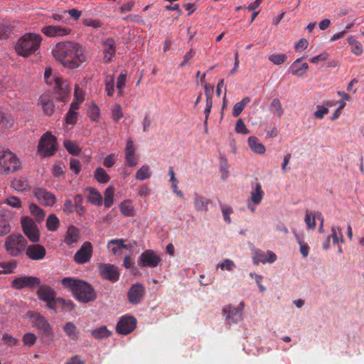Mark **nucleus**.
I'll return each mask as SVG.
<instances>
[{"label": "nucleus", "instance_id": "3", "mask_svg": "<svg viewBox=\"0 0 364 364\" xmlns=\"http://www.w3.org/2000/svg\"><path fill=\"white\" fill-rule=\"evenodd\" d=\"M41 41L39 34L26 33L17 41L15 49L18 55L28 57L39 48Z\"/></svg>", "mask_w": 364, "mask_h": 364}, {"label": "nucleus", "instance_id": "5", "mask_svg": "<svg viewBox=\"0 0 364 364\" xmlns=\"http://www.w3.org/2000/svg\"><path fill=\"white\" fill-rule=\"evenodd\" d=\"M21 168L17 156L9 150L0 149V174L9 175Z\"/></svg>", "mask_w": 364, "mask_h": 364}, {"label": "nucleus", "instance_id": "53", "mask_svg": "<svg viewBox=\"0 0 364 364\" xmlns=\"http://www.w3.org/2000/svg\"><path fill=\"white\" fill-rule=\"evenodd\" d=\"M120 210L123 215L126 216H130L133 213V208L131 206L129 202L124 201L120 205Z\"/></svg>", "mask_w": 364, "mask_h": 364}, {"label": "nucleus", "instance_id": "51", "mask_svg": "<svg viewBox=\"0 0 364 364\" xmlns=\"http://www.w3.org/2000/svg\"><path fill=\"white\" fill-rule=\"evenodd\" d=\"M331 237L333 239V243L337 244L338 242V238L340 237L341 242H343V237L341 229L338 227L333 226L331 228Z\"/></svg>", "mask_w": 364, "mask_h": 364}, {"label": "nucleus", "instance_id": "20", "mask_svg": "<svg viewBox=\"0 0 364 364\" xmlns=\"http://www.w3.org/2000/svg\"><path fill=\"white\" fill-rule=\"evenodd\" d=\"M104 61L109 63L114 56L116 52L115 41L112 38H107L102 41Z\"/></svg>", "mask_w": 364, "mask_h": 364}, {"label": "nucleus", "instance_id": "33", "mask_svg": "<svg viewBox=\"0 0 364 364\" xmlns=\"http://www.w3.org/2000/svg\"><path fill=\"white\" fill-rule=\"evenodd\" d=\"M269 110L272 113L275 114L279 119H280L282 117L284 112L281 102L278 98H274L272 100L269 106Z\"/></svg>", "mask_w": 364, "mask_h": 364}, {"label": "nucleus", "instance_id": "30", "mask_svg": "<svg viewBox=\"0 0 364 364\" xmlns=\"http://www.w3.org/2000/svg\"><path fill=\"white\" fill-rule=\"evenodd\" d=\"M248 145L250 149L258 154H262L265 152V146L259 142V139L256 136H251L247 140Z\"/></svg>", "mask_w": 364, "mask_h": 364}, {"label": "nucleus", "instance_id": "44", "mask_svg": "<svg viewBox=\"0 0 364 364\" xmlns=\"http://www.w3.org/2000/svg\"><path fill=\"white\" fill-rule=\"evenodd\" d=\"M287 58L286 54H272L269 55L268 59L273 64L279 65L285 63Z\"/></svg>", "mask_w": 364, "mask_h": 364}, {"label": "nucleus", "instance_id": "27", "mask_svg": "<svg viewBox=\"0 0 364 364\" xmlns=\"http://www.w3.org/2000/svg\"><path fill=\"white\" fill-rule=\"evenodd\" d=\"M79 230L73 225L69 226L66 232L64 242L68 245L72 246L76 243L79 239Z\"/></svg>", "mask_w": 364, "mask_h": 364}, {"label": "nucleus", "instance_id": "60", "mask_svg": "<svg viewBox=\"0 0 364 364\" xmlns=\"http://www.w3.org/2000/svg\"><path fill=\"white\" fill-rule=\"evenodd\" d=\"M76 121H77V112L68 111V112L67 113L66 117H65L66 123L68 124H75Z\"/></svg>", "mask_w": 364, "mask_h": 364}, {"label": "nucleus", "instance_id": "15", "mask_svg": "<svg viewBox=\"0 0 364 364\" xmlns=\"http://www.w3.org/2000/svg\"><path fill=\"white\" fill-rule=\"evenodd\" d=\"M41 32L48 37H63L70 35L71 29L66 26L49 25L43 27Z\"/></svg>", "mask_w": 364, "mask_h": 364}, {"label": "nucleus", "instance_id": "61", "mask_svg": "<svg viewBox=\"0 0 364 364\" xmlns=\"http://www.w3.org/2000/svg\"><path fill=\"white\" fill-rule=\"evenodd\" d=\"M222 213H223L225 221L227 223L230 224L231 223V219H230V215L232 213V208L230 207L223 206L222 207Z\"/></svg>", "mask_w": 364, "mask_h": 364}, {"label": "nucleus", "instance_id": "36", "mask_svg": "<svg viewBox=\"0 0 364 364\" xmlns=\"http://www.w3.org/2000/svg\"><path fill=\"white\" fill-rule=\"evenodd\" d=\"M348 43L351 46V52L357 56L360 55L363 52V46L361 43L355 40L353 36L347 38Z\"/></svg>", "mask_w": 364, "mask_h": 364}, {"label": "nucleus", "instance_id": "18", "mask_svg": "<svg viewBox=\"0 0 364 364\" xmlns=\"http://www.w3.org/2000/svg\"><path fill=\"white\" fill-rule=\"evenodd\" d=\"M26 255L32 260H41L46 255V250L41 245L33 244L26 246Z\"/></svg>", "mask_w": 364, "mask_h": 364}, {"label": "nucleus", "instance_id": "59", "mask_svg": "<svg viewBox=\"0 0 364 364\" xmlns=\"http://www.w3.org/2000/svg\"><path fill=\"white\" fill-rule=\"evenodd\" d=\"M10 230V225L6 220L0 221V236L8 234Z\"/></svg>", "mask_w": 364, "mask_h": 364}, {"label": "nucleus", "instance_id": "56", "mask_svg": "<svg viewBox=\"0 0 364 364\" xmlns=\"http://www.w3.org/2000/svg\"><path fill=\"white\" fill-rule=\"evenodd\" d=\"M70 168L75 173L77 174L80 171L81 165L79 160L73 159L70 161Z\"/></svg>", "mask_w": 364, "mask_h": 364}, {"label": "nucleus", "instance_id": "21", "mask_svg": "<svg viewBox=\"0 0 364 364\" xmlns=\"http://www.w3.org/2000/svg\"><path fill=\"white\" fill-rule=\"evenodd\" d=\"M124 152L127 165L130 167L135 166L136 165L135 146L132 139L127 141Z\"/></svg>", "mask_w": 364, "mask_h": 364}, {"label": "nucleus", "instance_id": "14", "mask_svg": "<svg viewBox=\"0 0 364 364\" xmlns=\"http://www.w3.org/2000/svg\"><path fill=\"white\" fill-rule=\"evenodd\" d=\"M100 275L105 279L115 282L119 279V273L117 267L112 264L101 263L98 266Z\"/></svg>", "mask_w": 364, "mask_h": 364}, {"label": "nucleus", "instance_id": "22", "mask_svg": "<svg viewBox=\"0 0 364 364\" xmlns=\"http://www.w3.org/2000/svg\"><path fill=\"white\" fill-rule=\"evenodd\" d=\"M84 191L88 193L87 200L89 203L94 205H102V197L97 189L92 187H87Z\"/></svg>", "mask_w": 364, "mask_h": 364}, {"label": "nucleus", "instance_id": "8", "mask_svg": "<svg viewBox=\"0 0 364 364\" xmlns=\"http://www.w3.org/2000/svg\"><path fill=\"white\" fill-rule=\"evenodd\" d=\"M41 283V279L37 277L23 276L14 279L11 285L13 289L21 290L25 288L34 289L39 287Z\"/></svg>", "mask_w": 364, "mask_h": 364}, {"label": "nucleus", "instance_id": "64", "mask_svg": "<svg viewBox=\"0 0 364 364\" xmlns=\"http://www.w3.org/2000/svg\"><path fill=\"white\" fill-rule=\"evenodd\" d=\"M63 211L66 213H73L75 211V206L73 201L67 199L63 204Z\"/></svg>", "mask_w": 364, "mask_h": 364}, {"label": "nucleus", "instance_id": "49", "mask_svg": "<svg viewBox=\"0 0 364 364\" xmlns=\"http://www.w3.org/2000/svg\"><path fill=\"white\" fill-rule=\"evenodd\" d=\"M151 171L149 166H142L138 169V179L146 180L151 177Z\"/></svg>", "mask_w": 364, "mask_h": 364}, {"label": "nucleus", "instance_id": "25", "mask_svg": "<svg viewBox=\"0 0 364 364\" xmlns=\"http://www.w3.org/2000/svg\"><path fill=\"white\" fill-rule=\"evenodd\" d=\"M108 250L115 255H120L123 249H127V246L124 244L122 239L111 240L107 243Z\"/></svg>", "mask_w": 364, "mask_h": 364}, {"label": "nucleus", "instance_id": "46", "mask_svg": "<svg viewBox=\"0 0 364 364\" xmlns=\"http://www.w3.org/2000/svg\"><path fill=\"white\" fill-rule=\"evenodd\" d=\"M267 252L257 250L255 252L253 256V262L255 264H258L259 262L265 264L267 262Z\"/></svg>", "mask_w": 364, "mask_h": 364}, {"label": "nucleus", "instance_id": "29", "mask_svg": "<svg viewBox=\"0 0 364 364\" xmlns=\"http://www.w3.org/2000/svg\"><path fill=\"white\" fill-rule=\"evenodd\" d=\"M38 104L41 105L45 114L48 116L52 115L54 111V105L48 95H41L38 100Z\"/></svg>", "mask_w": 364, "mask_h": 364}, {"label": "nucleus", "instance_id": "34", "mask_svg": "<svg viewBox=\"0 0 364 364\" xmlns=\"http://www.w3.org/2000/svg\"><path fill=\"white\" fill-rule=\"evenodd\" d=\"M29 210L31 213L35 217L37 222L41 223L44 220L46 213L42 208H41L36 204H31L29 205Z\"/></svg>", "mask_w": 364, "mask_h": 364}, {"label": "nucleus", "instance_id": "7", "mask_svg": "<svg viewBox=\"0 0 364 364\" xmlns=\"http://www.w3.org/2000/svg\"><path fill=\"white\" fill-rule=\"evenodd\" d=\"M57 151V139L49 132H46L40 139L38 152L43 157L53 156Z\"/></svg>", "mask_w": 364, "mask_h": 364}, {"label": "nucleus", "instance_id": "63", "mask_svg": "<svg viewBox=\"0 0 364 364\" xmlns=\"http://www.w3.org/2000/svg\"><path fill=\"white\" fill-rule=\"evenodd\" d=\"M309 45V42L307 40L304 38H301L294 46V48L296 50H305Z\"/></svg>", "mask_w": 364, "mask_h": 364}, {"label": "nucleus", "instance_id": "10", "mask_svg": "<svg viewBox=\"0 0 364 364\" xmlns=\"http://www.w3.org/2000/svg\"><path fill=\"white\" fill-rule=\"evenodd\" d=\"M93 253V247L90 242L86 241L83 242L80 248L75 253L74 261L82 264L90 262Z\"/></svg>", "mask_w": 364, "mask_h": 364}, {"label": "nucleus", "instance_id": "6", "mask_svg": "<svg viewBox=\"0 0 364 364\" xmlns=\"http://www.w3.org/2000/svg\"><path fill=\"white\" fill-rule=\"evenodd\" d=\"M27 240L22 235H10L4 242L7 253L11 257L20 256L26 250Z\"/></svg>", "mask_w": 364, "mask_h": 364}, {"label": "nucleus", "instance_id": "17", "mask_svg": "<svg viewBox=\"0 0 364 364\" xmlns=\"http://www.w3.org/2000/svg\"><path fill=\"white\" fill-rule=\"evenodd\" d=\"M34 194L38 202L45 206H53L55 203V195L44 188H36Z\"/></svg>", "mask_w": 364, "mask_h": 364}, {"label": "nucleus", "instance_id": "41", "mask_svg": "<svg viewBox=\"0 0 364 364\" xmlns=\"http://www.w3.org/2000/svg\"><path fill=\"white\" fill-rule=\"evenodd\" d=\"M114 188L112 186L108 187L104 193V204L106 208H110L114 202Z\"/></svg>", "mask_w": 364, "mask_h": 364}, {"label": "nucleus", "instance_id": "2", "mask_svg": "<svg viewBox=\"0 0 364 364\" xmlns=\"http://www.w3.org/2000/svg\"><path fill=\"white\" fill-rule=\"evenodd\" d=\"M61 284L73 294L75 299L82 303H88L96 299L95 289L87 282L71 277H65Z\"/></svg>", "mask_w": 364, "mask_h": 364}, {"label": "nucleus", "instance_id": "55", "mask_svg": "<svg viewBox=\"0 0 364 364\" xmlns=\"http://www.w3.org/2000/svg\"><path fill=\"white\" fill-rule=\"evenodd\" d=\"M88 112H89L90 118L92 120L95 121V120H97V119L99 116L100 109L98 108V107L97 105H92L90 107Z\"/></svg>", "mask_w": 364, "mask_h": 364}, {"label": "nucleus", "instance_id": "35", "mask_svg": "<svg viewBox=\"0 0 364 364\" xmlns=\"http://www.w3.org/2000/svg\"><path fill=\"white\" fill-rule=\"evenodd\" d=\"M250 97H244L240 102L235 103L232 109V116L235 117H238L243 111L245 107L248 103H250Z\"/></svg>", "mask_w": 364, "mask_h": 364}, {"label": "nucleus", "instance_id": "19", "mask_svg": "<svg viewBox=\"0 0 364 364\" xmlns=\"http://www.w3.org/2000/svg\"><path fill=\"white\" fill-rule=\"evenodd\" d=\"M54 92L58 100L65 102L68 97L69 90L68 85L61 77L54 79Z\"/></svg>", "mask_w": 364, "mask_h": 364}, {"label": "nucleus", "instance_id": "43", "mask_svg": "<svg viewBox=\"0 0 364 364\" xmlns=\"http://www.w3.org/2000/svg\"><path fill=\"white\" fill-rule=\"evenodd\" d=\"M64 146L65 149L72 155L77 156L81 151V149L77 144H74L70 140H66L64 141Z\"/></svg>", "mask_w": 364, "mask_h": 364}, {"label": "nucleus", "instance_id": "39", "mask_svg": "<svg viewBox=\"0 0 364 364\" xmlns=\"http://www.w3.org/2000/svg\"><path fill=\"white\" fill-rule=\"evenodd\" d=\"M60 220L55 214H50L46 220V228L48 230L54 232L58 230Z\"/></svg>", "mask_w": 364, "mask_h": 364}, {"label": "nucleus", "instance_id": "37", "mask_svg": "<svg viewBox=\"0 0 364 364\" xmlns=\"http://www.w3.org/2000/svg\"><path fill=\"white\" fill-rule=\"evenodd\" d=\"M14 124V119L0 110V129H10Z\"/></svg>", "mask_w": 364, "mask_h": 364}, {"label": "nucleus", "instance_id": "42", "mask_svg": "<svg viewBox=\"0 0 364 364\" xmlns=\"http://www.w3.org/2000/svg\"><path fill=\"white\" fill-rule=\"evenodd\" d=\"M105 90L108 96L111 97L114 93V77L112 75H107L105 77Z\"/></svg>", "mask_w": 364, "mask_h": 364}, {"label": "nucleus", "instance_id": "26", "mask_svg": "<svg viewBox=\"0 0 364 364\" xmlns=\"http://www.w3.org/2000/svg\"><path fill=\"white\" fill-rule=\"evenodd\" d=\"M63 329L65 335L72 341H77L79 339L80 332L73 322H66L63 326Z\"/></svg>", "mask_w": 364, "mask_h": 364}, {"label": "nucleus", "instance_id": "4", "mask_svg": "<svg viewBox=\"0 0 364 364\" xmlns=\"http://www.w3.org/2000/svg\"><path fill=\"white\" fill-rule=\"evenodd\" d=\"M30 318L33 326L39 331L42 341L50 343L53 341L55 334L48 319L39 313H33Z\"/></svg>", "mask_w": 364, "mask_h": 364}, {"label": "nucleus", "instance_id": "24", "mask_svg": "<svg viewBox=\"0 0 364 364\" xmlns=\"http://www.w3.org/2000/svg\"><path fill=\"white\" fill-rule=\"evenodd\" d=\"M302 59L303 58H298L291 65L289 69L292 75L301 77L308 71V63H304L301 65H299Z\"/></svg>", "mask_w": 364, "mask_h": 364}, {"label": "nucleus", "instance_id": "31", "mask_svg": "<svg viewBox=\"0 0 364 364\" xmlns=\"http://www.w3.org/2000/svg\"><path fill=\"white\" fill-rule=\"evenodd\" d=\"M264 196V191L262 186L259 183H256L255 189L251 192L250 200L255 205H259Z\"/></svg>", "mask_w": 364, "mask_h": 364}, {"label": "nucleus", "instance_id": "62", "mask_svg": "<svg viewBox=\"0 0 364 364\" xmlns=\"http://www.w3.org/2000/svg\"><path fill=\"white\" fill-rule=\"evenodd\" d=\"M129 299L133 303H136V284H133L129 291Z\"/></svg>", "mask_w": 364, "mask_h": 364}, {"label": "nucleus", "instance_id": "52", "mask_svg": "<svg viewBox=\"0 0 364 364\" xmlns=\"http://www.w3.org/2000/svg\"><path fill=\"white\" fill-rule=\"evenodd\" d=\"M218 266L222 269V270H228V271H232L233 269L235 267V262L230 259H225L222 262L219 263Z\"/></svg>", "mask_w": 364, "mask_h": 364}, {"label": "nucleus", "instance_id": "28", "mask_svg": "<svg viewBox=\"0 0 364 364\" xmlns=\"http://www.w3.org/2000/svg\"><path fill=\"white\" fill-rule=\"evenodd\" d=\"M211 203V200L206 198L198 193L194 194L193 204L196 211H207L208 205Z\"/></svg>", "mask_w": 364, "mask_h": 364}, {"label": "nucleus", "instance_id": "9", "mask_svg": "<svg viewBox=\"0 0 364 364\" xmlns=\"http://www.w3.org/2000/svg\"><path fill=\"white\" fill-rule=\"evenodd\" d=\"M37 291V295L40 300L46 302L50 309L55 308L56 292L48 285H41Z\"/></svg>", "mask_w": 364, "mask_h": 364}, {"label": "nucleus", "instance_id": "12", "mask_svg": "<svg viewBox=\"0 0 364 364\" xmlns=\"http://www.w3.org/2000/svg\"><path fill=\"white\" fill-rule=\"evenodd\" d=\"M136 321L134 316L124 315L122 316L116 326V331L119 334L127 335L135 328Z\"/></svg>", "mask_w": 364, "mask_h": 364}, {"label": "nucleus", "instance_id": "1", "mask_svg": "<svg viewBox=\"0 0 364 364\" xmlns=\"http://www.w3.org/2000/svg\"><path fill=\"white\" fill-rule=\"evenodd\" d=\"M56 61L68 69L79 68L87 60L81 45L73 41H63L57 43L52 50Z\"/></svg>", "mask_w": 364, "mask_h": 364}, {"label": "nucleus", "instance_id": "32", "mask_svg": "<svg viewBox=\"0 0 364 364\" xmlns=\"http://www.w3.org/2000/svg\"><path fill=\"white\" fill-rule=\"evenodd\" d=\"M18 266V262L15 259H11L7 262H0V268L2 269L4 274H10L14 272Z\"/></svg>", "mask_w": 364, "mask_h": 364}, {"label": "nucleus", "instance_id": "23", "mask_svg": "<svg viewBox=\"0 0 364 364\" xmlns=\"http://www.w3.org/2000/svg\"><path fill=\"white\" fill-rule=\"evenodd\" d=\"M75 307V304L71 300H66L60 297H58L55 300V308L51 309L57 312L58 308L61 309L62 312H70Z\"/></svg>", "mask_w": 364, "mask_h": 364}, {"label": "nucleus", "instance_id": "13", "mask_svg": "<svg viewBox=\"0 0 364 364\" xmlns=\"http://www.w3.org/2000/svg\"><path fill=\"white\" fill-rule=\"evenodd\" d=\"M161 257L151 250H146L140 256L139 265L143 267L155 268L161 262Z\"/></svg>", "mask_w": 364, "mask_h": 364}, {"label": "nucleus", "instance_id": "57", "mask_svg": "<svg viewBox=\"0 0 364 364\" xmlns=\"http://www.w3.org/2000/svg\"><path fill=\"white\" fill-rule=\"evenodd\" d=\"M11 32V27L5 23H0V38H6Z\"/></svg>", "mask_w": 364, "mask_h": 364}, {"label": "nucleus", "instance_id": "38", "mask_svg": "<svg viewBox=\"0 0 364 364\" xmlns=\"http://www.w3.org/2000/svg\"><path fill=\"white\" fill-rule=\"evenodd\" d=\"M91 335L95 339H102L110 336L111 332L106 326H101L92 331Z\"/></svg>", "mask_w": 364, "mask_h": 364}, {"label": "nucleus", "instance_id": "54", "mask_svg": "<svg viewBox=\"0 0 364 364\" xmlns=\"http://www.w3.org/2000/svg\"><path fill=\"white\" fill-rule=\"evenodd\" d=\"M235 131L237 133L247 134L249 133V130L247 129L245 123L242 119H239L236 122Z\"/></svg>", "mask_w": 364, "mask_h": 364}, {"label": "nucleus", "instance_id": "50", "mask_svg": "<svg viewBox=\"0 0 364 364\" xmlns=\"http://www.w3.org/2000/svg\"><path fill=\"white\" fill-rule=\"evenodd\" d=\"M3 203L6 204L13 208H16L21 207V200L18 197H16V196H9V197L6 198L4 200Z\"/></svg>", "mask_w": 364, "mask_h": 364}, {"label": "nucleus", "instance_id": "58", "mask_svg": "<svg viewBox=\"0 0 364 364\" xmlns=\"http://www.w3.org/2000/svg\"><path fill=\"white\" fill-rule=\"evenodd\" d=\"M328 112L329 110L327 107L318 106V109L314 112V116L316 119H321Z\"/></svg>", "mask_w": 364, "mask_h": 364}, {"label": "nucleus", "instance_id": "16", "mask_svg": "<svg viewBox=\"0 0 364 364\" xmlns=\"http://www.w3.org/2000/svg\"><path fill=\"white\" fill-rule=\"evenodd\" d=\"M244 303L241 302L237 307L228 306L223 310V314L226 320L233 323H237L242 319V310Z\"/></svg>", "mask_w": 364, "mask_h": 364}, {"label": "nucleus", "instance_id": "11", "mask_svg": "<svg viewBox=\"0 0 364 364\" xmlns=\"http://www.w3.org/2000/svg\"><path fill=\"white\" fill-rule=\"evenodd\" d=\"M21 225L23 233L32 242H38L40 240L39 230L35 222L28 218H23Z\"/></svg>", "mask_w": 364, "mask_h": 364}, {"label": "nucleus", "instance_id": "47", "mask_svg": "<svg viewBox=\"0 0 364 364\" xmlns=\"http://www.w3.org/2000/svg\"><path fill=\"white\" fill-rule=\"evenodd\" d=\"M37 341V336L33 333H26L23 336L22 341L26 346H33Z\"/></svg>", "mask_w": 364, "mask_h": 364}, {"label": "nucleus", "instance_id": "45", "mask_svg": "<svg viewBox=\"0 0 364 364\" xmlns=\"http://www.w3.org/2000/svg\"><path fill=\"white\" fill-rule=\"evenodd\" d=\"M316 214L313 212H306L304 221L309 229H315Z\"/></svg>", "mask_w": 364, "mask_h": 364}, {"label": "nucleus", "instance_id": "40", "mask_svg": "<svg viewBox=\"0 0 364 364\" xmlns=\"http://www.w3.org/2000/svg\"><path fill=\"white\" fill-rule=\"evenodd\" d=\"M95 178L101 183H107L109 180V176L102 167H98L94 173Z\"/></svg>", "mask_w": 364, "mask_h": 364}, {"label": "nucleus", "instance_id": "48", "mask_svg": "<svg viewBox=\"0 0 364 364\" xmlns=\"http://www.w3.org/2000/svg\"><path fill=\"white\" fill-rule=\"evenodd\" d=\"M1 340L4 344L9 346H16L19 342L16 338L7 333L3 334Z\"/></svg>", "mask_w": 364, "mask_h": 364}]
</instances>
